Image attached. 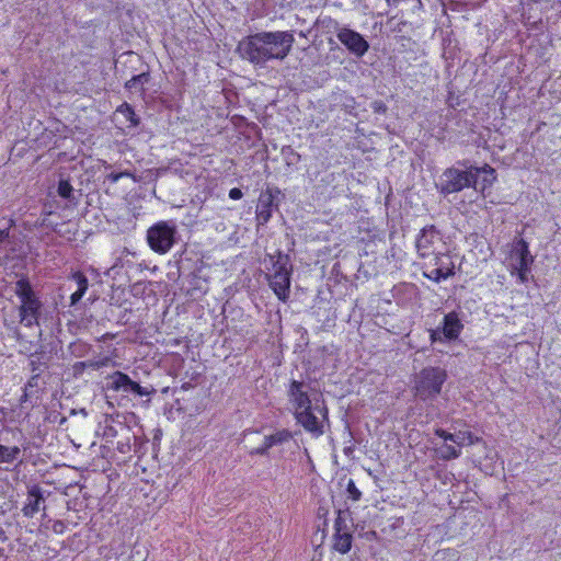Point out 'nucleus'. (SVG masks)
Returning a JSON list of instances; mask_svg holds the SVG:
<instances>
[{
    "instance_id": "1a4fd4ad",
    "label": "nucleus",
    "mask_w": 561,
    "mask_h": 561,
    "mask_svg": "<svg viewBox=\"0 0 561 561\" xmlns=\"http://www.w3.org/2000/svg\"><path fill=\"white\" fill-rule=\"evenodd\" d=\"M285 197L277 186H267L260 193L255 210L257 226H265L273 216L274 210H278L280 201Z\"/></svg>"
},
{
    "instance_id": "2f4dec72",
    "label": "nucleus",
    "mask_w": 561,
    "mask_h": 561,
    "mask_svg": "<svg viewBox=\"0 0 561 561\" xmlns=\"http://www.w3.org/2000/svg\"><path fill=\"white\" fill-rule=\"evenodd\" d=\"M455 439H456L455 444H457L458 446H465V445L471 446V445L483 442V439L481 437L474 435L472 432H469V431L457 432Z\"/></svg>"
},
{
    "instance_id": "c03bdc74",
    "label": "nucleus",
    "mask_w": 561,
    "mask_h": 561,
    "mask_svg": "<svg viewBox=\"0 0 561 561\" xmlns=\"http://www.w3.org/2000/svg\"><path fill=\"white\" fill-rule=\"evenodd\" d=\"M370 107L375 114L385 115L388 112V106L382 100H375L371 102Z\"/></svg>"
},
{
    "instance_id": "b1692460",
    "label": "nucleus",
    "mask_w": 561,
    "mask_h": 561,
    "mask_svg": "<svg viewBox=\"0 0 561 561\" xmlns=\"http://www.w3.org/2000/svg\"><path fill=\"white\" fill-rule=\"evenodd\" d=\"M57 194L60 198L66 201L69 206H77L79 203V197L81 193L76 195V191L70 184L68 179L60 178L57 184Z\"/></svg>"
},
{
    "instance_id": "69168bd1",
    "label": "nucleus",
    "mask_w": 561,
    "mask_h": 561,
    "mask_svg": "<svg viewBox=\"0 0 561 561\" xmlns=\"http://www.w3.org/2000/svg\"><path fill=\"white\" fill-rule=\"evenodd\" d=\"M133 438H134L135 444H136V443H137V440H138V437H137V435H136L135 433L133 434Z\"/></svg>"
},
{
    "instance_id": "4be33fe9",
    "label": "nucleus",
    "mask_w": 561,
    "mask_h": 561,
    "mask_svg": "<svg viewBox=\"0 0 561 561\" xmlns=\"http://www.w3.org/2000/svg\"><path fill=\"white\" fill-rule=\"evenodd\" d=\"M110 363L111 358L107 356L98 359L77 362L72 365V375L75 378H79L84 374L85 369L90 368L93 370H99L102 367L108 366Z\"/></svg>"
},
{
    "instance_id": "393cba45",
    "label": "nucleus",
    "mask_w": 561,
    "mask_h": 561,
    "mask_svg": "<svg viewBox=\"0 0 561 561\" xmlns=\"http://www.w3.org/2000/svg\"><path fill=\"white\" fill-rule=\"evenodd\" d=\"M149 80H150V72L148 70L142 71L138 75H133L131 78L125 82L124 87L130 93L144 94L145 93L144 85L146 83H148Z\"/></svg>"
},
{
    "instance_id": "ddd939ff",
    "label": "nucleus",
    "mask_w": 561,
    "mask_h": 561,
    "mask_svg": "<svg viewBox=\"0 0 561 561\" xmlns=\"http://www.w3.org/2000/svg\"><path fill=\"white\" fill-rule=\"evenodd\" d=\"M510 256L512 260L511 268L524 267V271L531 270V265L535 261L529 251L528 242L523 238H515L513 240Z\"/></svg>"
},
{
    "instance_id": "a19ab883",
    "label": "nucleus",
    "mask_w": 561,
    "mask_h": 561,
    "mask_svg": "<svg viewBox=\"0 0 561 561\" xmlns=\"http://www.w3.org/2000/svg\"><path fill=\"white\" fill-rule=\"evenodd\" d=\"M271 448H272V445H270L267 443V438L264 437L263 444L260 447L253 448L252 450H250L249 454H250V456H264V457H268Z\"/></svg>"
},
{
    "instance_id": "603ef678",
    "label": "nucleus",
    "mask_w": 561,
    "mask_h": 561,
    "mask_svg": "<svg viewBox=\"0 0 561 561\" xmlns=\"http://www.w3.org/2000/svg\"><path fill=\"white\" fill-rule=\"evenodd\" d=\"M9 240V228L0 229V253H2V243Z\"/></svg>"
},
{
    "instance_id": "864d4df0",
    "label": "nucleus",
    "mask_w": 561,
    "mask_h": 561,
    "mask_svg": "<svg viewBox=\"0 0 561 561\" xmlns=\"http://www.w3.org/2000/svg\"><path fill=\"white\" fill-rule=\"evenodd\" d=\"M126 173H115V172H112L110 174L106 175V180L110 181L111 183H116L121 178H123Z\"/></svg>"
},
{
    "instance_id": "f257e3e1",
    "label": "nucleus",
    "mask_w": 561,
    "mask_h": 561,
    "mask_svg": "<svg viewBox=\"0 0 561 561\" xmlns=\"http://www.w3.org/2000/svg\"><path fill=\"white\" fill-rule=\"evenodd\" d=\"M294 42V34L289 31L259 32L243 37L236 53L242 60L263 68L271 60H284Z\"/></svg>"
},
{
    "instance_id": "c756f323",
    "label": "nucleus",
    "mask_w": 561,
    "mask_h": 561,
    "mask_svg": "<svg viewBox=\"0 0 561 561\" xmlns=\"http://www.w3.org/2000/svg\"><path fill=\"white\" fill-rule=\"evenodd\" d=\"M347 520H350L352 523L350 508L348 507H345L344 510L339 508L337 516L334 522V533L350 531L351 528L347 524Z\"/></svg>"
},
{
    "instance_id": "8fccbe9b",
    "label": "nucleus",
    "mask_w": 561,
    "mask_h": 561,
    "mask_svg": "<svg viewBox=\"0 0 561 561\" xmlns=\"http://www.w3.org/2000/svg\"><path fill=\"white\" fill-rule=\"evenodd\" d=\"M229 197L231 199L238 201L243 197V193L239 187H233L229 191Z\"/></svg>"
},
{
    "instance_id": "4468645a",
    "label": "nucleus",
    "mask_w": 561,
    "mask_h": 561,
    "mask_svg": "<svg viewBox=\"0 0 561 561\" xmlns=\"http://www.w3.org/2000/svg\"><path fill=\"white\" fill-rule=\"evenodd\" d=\"M308 388L309 385L304 380L291 379L289 381L287 387V397L295 411L308 408L312 404L311 397L307 390Z\"/></svg>"
},
{
    "instance_id": "e433bc0d",
    "label": "nucleus",
    "mask_w": 561,
    "mask_h": 561,
    "mask_svg": "<svg viewBox=\"0 0 561 561\" xmlns=\"http://www.w3.org/2000/svg\"><path fill=\"white\" fill-rule=\"evenodd\" d=\"M14 226V221L12 219L9 220V240L2 243V254L9 256L11 253H14L18 249V241L14 232H11V228Z\"/></svg>"
},
{
    "instance_id": "f03ea898",
    "label": "nucleus",
    "mask_w": 561,
    "mask_h": 561,
    "mask_svg": "<svg viewBox=\"0 0 561 561\" xmlns=\"http://www.w3.org/2000/svg\"><path fill=\"white\" fill-rule=\"evenodd\" d=\"M435 185L445 197L469 187L478 190L479 170L476 169V165H469L468 160L457 161L456 165L444 170Z\"/></svg>"
},
{
    "instance_id": "338daca9",
    "label": "nucleus",
    "mask_w": 561,
    "mask_h": 561,
    "mask_svg": "<svg viewBox=\"0 0 561 561\" xmlns=\"http://www.w3.org/2000/svg\"><path fill=\"white\" fill-rule=\"evenodd\" d=\"M2 556H3V549L0 548V557H2Z\"/></svg>"
},
{
    "instance_id": "a878e982",
    "label": "nucleus",
    "mask_w": 561,
    "mask_h": 561,
    "mask_svg": "<svg viewBox=\"0 0 561 561\" xmlns=\"http://www.w3.org/2000/svg\"><path fill=\"white\" fill-rule=\"evenodd\" d=\"M476 169L479 170V185L477 191L484 192L488 187H491L496 180L495 170L489 164L476 167Z\"/></svg>"
},
{
    "instance_id": "09e8293b",
    "label": "nucleus",
    "mask_w": 561,
    "mask_h": 561,
    "mask_svg": "<svg viewBox=\"0 0 561 561\" xmlns=\"http://www.w3.org/2000/svg\"><path fill=\"white\" fill-rule=\"evenodd\" d=\"M186 252L184 251L182 254H181V257L179 260V272L180 273H183L184 271L188 270V266H187V262L190 261V259H187L185 256Z\"/></svg>"
},
{
    "instance_id": "5701e85b",
    "label": "nucleus",
    "mask_w": 561,
    "mask_h": 561,
    "mask_svg": "<svg viewBox=\"0 0 561 561\" xmlns=\"http://www.w3.org/2000/svg\"><path fill=\"white\" fill-rule=\"evenodd\" d=\"M127 417H124V421H119V415L116 417L111 416L105 420V426L103 430V437L110 440L111 438L116 437L119 433H129V427L125 425Z\"/></svg>"
},
{
    "instance_id": "de8ad7c7",
    "label": "nucleus",
    "mask_w": 561,
    "mask_h": 561,
    "mask_svg": "<svg viewBox=\"0 0 561 561\" xmlns=\"http://www.w3.org/2000/svg\"><path fill=\"white\" fill-rule=\"evenodd\" d=\"M66 528H67V526H66L65 522H62V520H55L51 526V530L55 534H64Z\"/></svg>"
},
{
    "instance_id": "2eb2a0df",
    "label": "nucleus",
    "mask_w": 561,
    "mask_h": 561,
    "mask_svg": "<svg viewBox=\"0 0 561 561\" xmlns=\"http://www.w3.org/2000/svg\"><path fill=\"white\" fill-rule=\"evenodd\" d=\"M291 274L293 272H271L266 274L270 288L283 302H286L289 298Z\"/></svg>"
},
{
    "instance_id": "13d9d810",
    "label": "nucleus",
    "mask_w": 561,
    "mask_h": 561,
    "mask_svg": "<svg viewBox=\"0 0 561 561\" xmlns=\"http://www.w3.org/2000/svg\"><path fill=\"white\" fill-rule=\"evenodd\" d=\"M191 388H192V383H191V382H184V383L182 385V387H181V389H183V390H188V389H191Z\"/></svg>"
},
{
    "instance_id": "c9c22d12",
    "label": "nucleus",
    "mask_w": 561,
    "mask_h": 561,
    "mask_svg": "<svg viewBox=\"0 0 561 561\" xmlns=\"http://www.w3.org/2000/svg\"><path fill=\"white\" fill-rule=\"evenodd\" d=\"M169 172L180 176L181 179L194 175V173L191 170L185 168V164L180 159L172 160L169 162Z\"/></svg>"
},
{
    "instance_id": "7ed1b4c3",
    "label": "nucleus",
    "mask_w": 561,
    "mask_h": 561,
    "mask_svg": "<svg viewBox=\"0 0 561 561\" xmlns=\"http://www.w3.org/2000/svg\"><path fill=\"white\" fill-rule=\"evenodd\" d=\"M14 291L21 301L19 307L20 323L27 328L38 325L43 302L34 291L28 277L23 276L18 279Z\"/></svg>"
},
{
    "instance_id": "680f3d73",
    "label": "nucleus",
    "mask_w": 561,
    "mask_h": 561,
    "mask_svg": "<svg viewBox=\"0 0 561 561\" xmlns=\"http://www.w3.org/2000/svg\"><path fill=\"white\" fill-rule=\"evenodd\" d=\"M297 21L300 23L301 26L306 24V21L301 20L299 16H297Z\"/></svg>"
},
{
    "instance_id": "0eeeda50",
    "label": "nucleus",
    "mask_w": 561,
    "mask_h": 561,
    "mask_svg": "<svg viewBox=\"0 0 561 561\" xmlns=\"http://www.w3.org/2000/svg\"><path fill=\"white\" fill-rule=\"evenodd\" d=\"M426 259L428 262L423 265V275L426 278L440 283L455 275V264L448 251L439 250Z\"/></svg>"
},
{
    "instance_id": "5fc2aeb1",
    "label": "nucleus",
    "mask_w": 561,
    "mask_h": 561,
    "mask_svg": "<svg viewBox=\"0 0 561 561\" xmlns=\"http://www.w3.org/2000/svg\"><path fill=\"white\" fill-rule=\"evenodd\" d=\"M167 173H170L169 172V164L167 167H161V168H158L156 170L157 176H162V175H165Z\"/></svg>"
},
{
    "instance_id": "bb28decb",
    "label": "nucleus",
    "mask_w": 561,
    "mask_h": 561,
    "mask_svg": "<svg viewBox=\"0 0 561 561\" xmlns=\"http://www.w3.org/2000/svg\"><path fill=\"white\" fill-rule=\"evenodd\" d=\"M352 542H353V535H352L351 530L333 534V549L342 554H345L351 550Z\"/></svg>"
},
{
    "instance_id": "79ce46f5",
    "label": "nucleus",
    "mask_w": 561,
    "mask_h": 561,
    "mask_svg": "<svg viewBox=\"0 0 561 561\" xmlns=\"http://www.w3.org/2000/svg\"><path fill=\"white\" fill-rule=\"evenodd\" d=\"M524 267H513L511 268L512 275H517L518 282L520 284H525L528 282V274L531 270H523Z\"/></svg>"
},
{
    "instance_id": "423d86ee",
    "label": "nucleus",
    "mask_w": 561,
    "mask_h": 561,
    "mask_svg": "<svg viewBox=\"0 0 561 561\" xmlns=\"http://www.w3.org/2000/svg\"><path fill=\"white\" fill-rule=\"evenodd\" d=\"M462 316L463 313L459 310L446 313L437 328L428 330L431 344L458 341L465 329Z\"/></svg>"
},
{
    "instance_id": "774afa93",
    "label": "nucleus",
    "mask_w": 561,
    "mask_h": 561,
    "mask_svg": "<svg viewBox=\"0 0 561 561\" xmlns=\"http://www.w3.org/2000/svg\"><path fill=\"white\" fill-rule=\"evenodd\" d=\"M28 401H30L31 407H34V403H33L32 399L28 400Z\"/></svg>"
},
{
    "instance_id": "a18cd8bd",
    "label": "nucleus",
    "mask_w": 561,
    "mask_h": 561,
    "mask_svg": "<svg viewBox=\"0 0 561 561\" xmlns=\"http://www.w3.org/2000/svg\"><path fill=\"white\" fill-rule=\"evenodd\" d=\"M434 434H435L436 436H438V437L443 438V439H444V440H446V442H447V440H449V442L455 443V440H456V439H455V437H456V433H449V432H447L446 430L440 428V427L436 428V430L434 431Z\"/></svg>"
},
{
    "instance_id": "473e14b6",
    "label": "nucleus",
    "mask_w": 561,
    "mask_h": 561,
    "mask_svg": "<svg viewBox=\"0 0 561 561\" xmlns=\"http://www.w3.org/2000/svg\"><path fill=\"white\" fill-rule=\"evenodd\" d=\"M435 451L437 457L445 461L457 459L461 454L460 449L445 443L440 447L436 448Z\"/></svg>"
},
{
    "instance_id": "37998d69",
    "label": "nucleus",
    "mask_w": 561,
    "mask_h": 561,
    "mask_svg": "<svg viewBox=\"0 0 561 561\" xmlns=\"http://www.w3.org/2000/svg\"><path fill=\"white\" fill-rule=\"evenodd\" d=\"M319 403H320V399H314V404H313L314 411L318 412L319 414H321L323 420H328L329 419V410L325 405L324 400L323 399L321 400V403H322L321 405Z\"/></svg>"
},
{
    "instance_id": "ea45409f",
    "label": "nucleus",
    "mask_w": 561,
    "mask_h": 561,
    "mask_svg": "<svg viewBox=\"0 0 561 561\" xmlns=\"http://www.w3.org/2000/svg\"><path fill=\"white\" fill-rule=\"evenodd\" d=\"M346 492L348 495V499L356 502L359 501L362 497V492L357 489L354 480L350 479L346 485Z\"/></svg>"
},
{
    "instance_id": "9b49d317",
    "label": "nucleus",
    "mask_w": 561,
    "mask_h": 561,
    "mask_svg": "<svg viewBox=\"0 0 561 561\" xmlns=\"http://www.w3.org/2000/svg\"><path fill=\"white\" fill-rule=\"evenodd\" d=\"M438 245L445 248L443 234L435 225H427L422 228L416 237L415 247L417 254L426 259L439 251Z\"/></svg>"
},
{
    "instance_id": "052dcab7",
    "label": "nucleus",
    "mask_w": 561,
    "mask_h": 561,
    "mask_svg": "<svg viewBox=\"0 0 561 561\" xmlns=\"http://www.w3.org/2000/svg\"><path fill=\"white\" fill-rule=\"evenodd\" d=\"M16 340L18 342H22L23 341V336L20 332H16Z\"/></svg>"
},
{
    "instance_id": "20e7f679",
    "label": "nucleus",
    "mask_w": 561,
    "mask_h": 561,
    "mask_svg": "<svg viewBox=\"0 0 561 561\" xmlns=\"http://www.w3.org/2000/svg\"><path fill=\"white\" fill-rule=\"evenodd\" d=\"M447 377L446 369L439 366L422 368L415 376V397L424 402L435 400L440 394Z\"/></svg>"
},
{
    "instance_id": "58836bf2",
    "label": "nucleus",
    "mask_w": 561,
    "mask_h": 561,
    "mask_svg": "<svg viewBox=\"0 0 561 561\" xmlns=\"http://www.w3.org/2000/svg\"><path fill=\"white\" fill-rule=\"evenodd\" d=\"M31 359L28 363L30 370L32 375H35V373H39V376H42V373L46 369H48L47 362L42 360L41 357H35L34 354L31 355Z\"/></svg>"
},
{
    "instance_id": "a211bd4d",
    "label": "nucleus",
    "mask_w": 561,
    "mask_h": 561,
    "mask_svg": "<svg viewBox=\"0 0 561 561\" xmlns=\"http://www.w3.org/2000/svg\"><path fill=\"white\" fill-rule=\"evenodd\" d=\"M44 492L38 484H33L27 491V502L22 508L24 516L33 517L41 508V504L44 503Z\"/></svg>"
},
{
    "instance_id": "f8f14e48",
    "label": "nucleus",
    "mask_w": 561,
    "mask_h": 561,
    "mask_svg": "<svg viewBox=\"0 0 561 561\" xmlns=\"http://www.w3.org/2000/svg\"><path fill=\"white\" fill-rule=\"evenodd\" d=\"M337 39L345 46L350 54L357 58L363 57L370 47L368 41L360 33L345 25L339 31Z\"/></svg>"
},
{
    "instance_id": "6ab92c4d",
    "label": "nucleus",
    "mask_w": 561,
    "mask_h": 561,
    "mask_svg": "<svg viewBox=\"0 0 561 561\" xmlns=\"http://www.w3.org/2000/svg\"><path fill=\"white\" fill-rule=\"evenodd\" d=\"M392 296L400 305H407L417 299L419 288L413 283H400L392 288Z\"/></svg>"
},
{
    "instance_id": "9d476101",
    "label": "nucleus",
    "mask_w": 561,
    "mask_h": 561,
    "mask_svg": "<svg viewBox=\"0 0 561 561\" xmlns=\"http://www.w3.org/2000/svg\"><path fill=\"white\" fill-rule=\"evenodd\" d=\"M106 380L107 389L138 398L147 397L156 392L152 387H142L140 383L134 381L127 374L119 370L108 375Z\"/></svg>"
},
{
    "instance_id": "6e6d98bb",
    "label": "nucleus",
    "mask_w": 561,
    "mask_h": 561,
    "mask_svg": "<svg viewBox=\"0 0 561 561\" xmlns=\"http://www.w3.org/2000/svg\"><path fill=\"white\" fill-rule=\"evenodd\" d=\"M7 419V411L4 408L0 407V424L4 423Z\"/></svg>"
},
{
    "instance_id": "6e6552de",
    "label": "nucleus",
    "mask_w": 561,
    "mask_h": 561,
    "mask_svg": "<svg viewBox=\"0 0 561 561\" xmlns=\"http://www.w3.org/2000/svg\"><path fill=\"white\" fill-rule=\"evenodd\" d=\"M316 181L314 193L318 199L329 201L344 193V173L324 171L317 174Z\"/></svg>"
},
{
    "instance_id": "aec40b11",
    "label": "nucleus",
    "mask_w": 561,
    "mask_h": 561,
    "mask_svg": "<svg viewBox=\"0 0 561 561\" xmlns=\"http://www.w3.org/2000/svg\"><path fill=\"white\" fill-rule=\"evenodd\" d=\"M265 263L266 268L272 272H293V264L289 254L284 253L280 250H277L275 254H266Z\"/></svg>"
},
{
    "instance_id": "3c124183",
    "label": "nucleus",
    "mask_w": 561,
    "mask_h": 561,
    "mask_svg": "<svg viewBox=\"0 0 561 561\" xmlns=\"http://www.w3.org/2000/svg\"><path fill=\"white\" fill-rule=\"evenodd\" d=\"M84 295L80 294L79 291H73L70 296V306L75 307L77 304L82 299Z\"/></svg>"
},
{
    "instance_id": "dca6fc26",
    "label": "nucleus",
    "mask_w": 561,
    "mask_h": 561,
    "mask_svg": "<svg viewBox=\"0 0 561 561\" xmlns=\"http://www.w3.org/2000/svg\"><path fill=\"white\" fill-rule=\"evenodd\" d=\"M294 417L305 431L311 433L313 436H321L324 433L323 425L316 415L313 405L294 411Z\"/></svg>"
},
{
    "instance_id": "e2e57ef3",
    "label": "nucleus",
    "mask_w": 561,
    "mask_h": 561,
    "mask_svg": "<svg viewBox=\"0 0 561 561\" xmlns=\"http://www.w3.org/2000/svg\"><path fill=\"white\" fill-rule=\"evenodd\" d=\"M455 5H456V1H450V2H449V8H450V9H453V10H454V9H455Z\"/></svg>"
},
{
    "instance_id": "f704fd0d",
    "label": "nucleus",
    "mask_w": 561,
    "mask_h": 561,
    "mask_svg": "<svg viewBox=\"0 0 561 561\" xmlns=\"http://www.w3.org/2000/svg\"><path fill=\"white\" fill-rule=\"evenodd\" d=\"M265 437L267 438V443L273 447L289 442L293 438V433L287 428H283Z\"/></svg>"
},
{
    "instance_id": "bf43d9fd",
    "label": "nucleus",
    "mask_w": 561,
    "mask_h": 561,
    "mask_svg": "<svg viewBox=\"0 0 561 561\" xmlns=\"http://www.w3.org/2000/svg\"><path fill=\"white\" fill-rule=\"evenodd\" d=\"M386 1H387V3H388L389 5H396V4H398L401 0H386Z\"/></svg>"
},
{
    "instance_id": "4c0bfd02",
    "label": "nucleus",
    "mask_w": 561,
    "mask_h": 561,
    "mask_svg": "<svg viewBox=\"0 0 561 561\" xmlns=\"http://www.w3.org/2000/svg\"><path fill=\"white\" fill-rule=\"evenodd\" d=\"M71 279L76 283L77 288L76 291L84 295L89 288L88 277L80 271L72 273Z\"/></svg>"
},
{
    "instance_id": "72a5a7b5",
    "label": "nucleus",
    "mask_w": 561,
    "mask_h": 561,
    "mask_svg": "<svg viewBox=\"0 0 561 561\" xmlns=\"http://www.w3.org/2000/svg\"><path fill=\"white\" fill-rule=\"evenodd\" d=\"M340 106L341 108L348 115H352L354 117L358 116L357 113V102L354 96L347 95V94H341L340 95Z\"/></svg>"
},
{
    "instance_id": "4d7b16f0",
    "label": "nucleus",
    "mask_w": 561,
    "mask_h": 561,
    "mask_svg": "<svg viewBox=\"0 0 561 561\" xmlns=\"http://www.w3.org/2000/svg\"><path fill=\"white\" fill-rule=\"evenodd\" d=\"M8 539L7 535H5V531L0 528V540L1 541H5Z\"/></svg>"
},
{
    "instance_id": "49530a36",
    "label": "nucleus",
    "mask_w": 561,
    "mask_h": 561,
    "mask_svg": "<svg viewBox=\"0 0 561 561\" xmlns=\"http://www.w3.org/2000/svg\"><path fill=\"white\" fill-rule=\"evenodd\" d=\"M117 450L122 454L129 453L131 450L130 437L126 436L125 440L117 442Z\"/></svg>"
},
{
    "instance_id": "7c9ffc66",
    "label": "nucleus",
    "mask_w": 561,
    "mask_h": 561,
    "mask_svg": "<svg viewBox=\"0 0 561 561\" xmlns=\"http://www.w3.org/2000/svg\"><path fill=\"white\" fill-rule=\"evenodd\" d=\"M68 351L71 356L76 358H82L88 356L92 351L93 347L91 344L83 342L81 340H77L69 344Z\"/></svg>"
},
{
    "instance_id": "cd10ccee",
    "label": "nucleus",
    "mask_w": 561,
    "mask_h": 561,
    "mask_svg": "<svg viewBox=\"0 0 561 561\" xmlns=\"http://www.w3.org/2000/svg\"><path fill=\"white\" fill-rule=\"evenodd\" d=\"M280 154L288 171L297 170L301 157L291 146H283Z\"/></svg>"
},
{
    "instance_id": "412c9836",
    "label": "nucleus",
    "mask_w": 561,
    "mask_h": 561,
    "mask_svg": "<svg viewBox=\"0 0 561 561\" xmlns=\"http://www.w3.org/2000/svg\"><path fill=\"white\" fill-rule=\"evenodd\" d=\"M45 386V381L42 380V376H39V373H35V375H32L28 380L26 381L24 388H23V394L21 396L20 403H26L28 400L35 398H39V391Z\"/></svg>"
},
{
    "instance_id": "39448f33",
    "label": "nucleus",
    "mask_w": 561,
    "mask_h": 561,
    "mask_svg": "<svg viewBox=\"0 0 561 561\" xmlns=\"http://www.w3.org/2000/svg\"><path fill=\"white\" fill-rule=\"evenodd\" d=\"M181 239L174 220H159L147 229L146 240L157 254L168 253Z\"/></svg>"
},
{
    "instance_id": "f3484780",
    "label": "nucleus",
    "mask_w": 561,
    "mask_h": 561,
    "mask_svg": "<svg viewBox=\"0 0 561 561\" xmlns=\"http://www.w3.org/2000/svg\"><path fill=\"white\" fill-rule=\"evenodd\" d=\"M343 26L340 25V23L331 18L330 15H320L317 18V20L312 23V25L307 30H299L298 35L300 37L307 38L308 35L311 34L313 30H317L321 32L322 34H329L335 32L336 35L339 34V31Z\"/></svg>"
},
{
    "instance_id": "c85d7f7f",
    "label": "nucleus",
    "mask_w": 561,
    "mask_h": 561,
    "mask_svg": "<svg viewBox=\"0 0 561 561\" xmlns=\"http://www.w3.org/2000/svg\"><path fill=\"white\" fill-rule=\"evenodd\" d=\"M116 112L126 118L129 123L128 127L136 128L140 125V117L135 113L134 107L129 103L124 102L117 107Z\"/></svg>"
},
{
    "instance_id": "0e129e2a",
    "label": "nucleus",
    "mask_w": 561,
    "mask_h": 561,
    "mask_svg": "<svg viewBox=\"0 0 561 561\" xmlns=\"http://www.w3.org/2000/svg\"><path fill=\"white\" fill-rule=\"evenodd\" d=\"M128 56H129V57H135V58H137V59L139 60V56L134 55V53H129V54H128Z\"/></svg>"
}]
</instances>
